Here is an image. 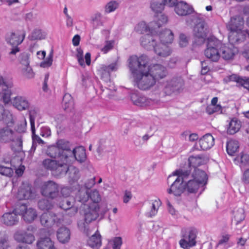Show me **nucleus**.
<instances>
[{"mask_svg":"<svg viewBox=\"0 0 249 249\" xmlns=\"http://www.w3.org/2000/svg\"><path fill=\"white\" fill-rule=\"evenodd\" d=\"M128 61L134 86L142 90L150 89L156 83L148 73V57L144 54L139 57L134 55L130 56Z\"/></svg>","mask_w":249,"mask_h":249,"instance_id":"1","label":"nucleus"},{"mask_svg":"<svg viewBox=\"0 0 249 249\" xmlns=\"http://www.w3.org/2000/svg\"><path fill=\"white\" fill-rule=\"evenodd\" d=\"M190 171L182 169L177 170L173 175L168 178V182L173 181L167 192L169 194H173L176 196H180L185 191L184 182L189 179Z\"/></svg>","mask_w":249,"mask_h":249,"instance_id":"2","label":"nucleus"},{"mask_svg":"<svg viewBox=\"0 0 249 249\" xmlns=\"http://www.w3.org/2000/svg\"><path fill=\"white\" fill-rule=\"evenodd\" d=\"M192 179L184 182L185 190L189 193H196L200 185H204L207 183L208 177L206 173L201 170H196V173L192 174Z\"/></svg>","mask_w":249,"mask_h":249,"instance_id":"3","label":"nucleus"},{"mask_svg":"<svg viewBox=\"0 0 249 249\" xmlns=\"http://www.w3.org/2000/svg\"><path fill=\"white\" fill-rule=\"evenodd\" d=\"M99 206L98 204H90L84 210V221L80 220L77 223L79 229L87 232L88 230V225L95 220L99 216Z\"/></svg>","mask_w":249,"mask_h":249,"instance_id":"4","label":"nucleus"},{"mask_svg":"<svg viewBox=\"0 0 249 249\" xmlns=\"http://www.w3.org/2000/svg\"><path fill=\"white\" fill-rule=\"evenodd\" d=\"M43 167L52 172L54 176L65 175L68 170V162L59 161L58 160L46 159L42 161Z\"/></svg>","mask_w":249,"mask_h":249,"instance_id":"5","label":"nucleus"},{"mask_svg":"<svg viewBox=\"0 0 249 249\" xmlns=\"http://www.w3.org/2000/svg\"><path fill=\"white\" fill-rule=\"evenodd\" d=\"M185 82L181 77H174L168 81L163 89L165 95L170 96L172 94H178L184 89Z\"/></svg>","mask_w":249,"mask_h":249,"instance_id":"6","label":"nucleus"},{"mask_svg":"<svg viewBox=\"0 0 249 249\" xmlns=\"http://www.w3.org/2000/svg\"><path fill=\"white\" fill-rule=\"evenodd\" d=\"M40 193L46 197L55 199L60 196L59 185L52 180L45 181L41 185Z\"/></svg>","mask_w":249,"mask_h":249,"instance_id":"7","label":"nucleus"},{"mask_svg":"<svg viewBox=\"0 0 249 249\" xmlns=\"http://www.w3.org/2000/svg\"><path fill=\"white\" fill-rule=\"evenodd\" d=\"M25 33H24L22 36L14 32L8 33L5 36V40L8 44H9L13 47L9 52V54L15 55L20 51L18 46L20 44L24 39Z\"/></svg>","mask_w":249,"mask_h":249,"instance_id":"8","label":"nucleus"},{"mask_svg":"<svg viewBox=\"0 0 249 249\" xmlns=\"http://www.w3.org/2000/svg\"><path fill=\"white\" fill-rule=\"evenodd\" d=\"M222 46V43L219 40L210 41L205 50V56L212 61H217L220 56L219 50Z\"/></svg>","mask_w":249,"mask_h":249,"instance_id":"9","label":"nucleus"},{"mask_svg":"<svg viewBox=\"0 0 249 249\" xmlns=\"http://www.w3.org/2000/svg\"><path fill=\"white\" fill-rule=\"evenodd\" d=\"M13 83L10 80L0 76V97L3 102L6 104L11 101V90Z\"/></svg>","mask_w":249,"mask_h":249,"instance_id":"10","label":"nucleus"},{"mask_svg":"<svg viewBox=\"0 0 249 249\" xmlns=\"http://www.w3.org/2000/svg\"><path fill=\"white\" fill-rule=\"evenodd\" d=\"M16 212L22 216L23 220L27 223L33 222L37 217L36 210L27 205L22 204L16 208Z\"/></svg>","mask_w":249,"mask_h":249,"instance_id":"11","label":"nucleus"},{"mask_svg":"<svg viewBox=\"0 0 249 249\" xmlns=\"http://www.w3.org/2000/svg\"><path fill=\"white\" fill-rule=\"evenodd\" d=\"M131 99L134 105L140 107L153 106L160 103V100L157 98H147L136 93L131 94Z\"/></svg>","mask_w":249,"mask_h":249,"instance_id":"12","label":"nucleus"},{"mask_svg":"<svg viewBox=\"0 0 249 249\" xmlns=\"http://www.w3.org/2000/svg\"><path fill=\"white\" fill-rule=\"evenodd\" d=\"M207 29L206 23L201 21L197 23L194 29V35L195 37V42L200 45L203 43L206 37Z\"/></svg>","mask_w":249,"mask_h":249,"instance_id":"13","label":"nucleus"},{"mask_svg":"<svg viewBox=\"0 0 249 249\" xmlns=\"http://www.w3.org/2000/svg\"><path fill=\"white\" fill-rule=\"evenodd\" d=\"M197 233L196 229L190 230L188 233L180 240L179 244L181 247L184 249H189L190 248L196 245Z\"/></svg>","mask_w":249,"mask_h":249,"instance_id":"14","label":"nucleus"},{"mask_svg":"<svg viewBox=\"0 0 249 249\" xmlns=\"http://www.w3.org/2000/svg\"><path fill=\"white\" fill-rule=\"evenodd\" d=\"M41 225L46 228L52 227L55 223L59 222V219L57 215L52 212H47L43 213L40 217Z\"/></svg>","mask_w":249,"mask_h":249,"instance_id":"15","label":"nucleus"},{"mask_svg":"<svg viewBox=\"0 0 249 249\" xmlns=\"http://www.w3.org/2000/svg\"><path fill=\"white\" fill-rule=\"evenodd\" d=\"M148 71L149 74L154 78L156 82L159 79L165 77L167 74L166 68L160 64H155L152 66L148 65Z\"/></svg>","mask_w":249,"mask_h":249,"instance_id":"16","label":"nucleus"},{"mask_svg":"<svg viewBox=\"0 0 249 249\" xmlns=\"http://www.w3.org/2000/svg\"><path fill=\"white\" fill-rule=\"evenodd\" d=\"M47 155L53 159H57L59 161L68 162V156L63 154L56 145H52L48 147L46 150Z\"/></svg>","mask_w":249,"mask_h":249,"instance_id":"17","label":"nucleus"},{"mask_svg":"<svg viewBox=\"0 0 249 249\" xmlns=\"http://www.w3.org/2000/svg\"><path fill=\"white\" fill-rule=\"evenodd\" d=\"M14 238L18 242L31 244L35 240L33 233H29L26 231H18L14 235Z\"/></svg>","mask_w":249,"mask_h":249,"instance_id":"18","label":"nucleus"},{"mask_svg":"<svg viewBox=\"0 0 249 249\" xmlns=\"http://www.w3.org/2000/svg\"><path fill=\"white\" fill-rule=\"evenodd\" d=\"M158 36L151 34H146L141 38V45L146 49L150 50L154 48L158 42Z\"/></svg>","mask_w":249,"mask_h":249,"instance_id":"19","label":"nucleus"},{"mask_svg":"<svg viewBox=\"0 0 249 249\" xmlns=\"http://www.w3.org/2000/svg\"><path fill=\"white\" fill-rule=\"evenodd\" d=\"M175 11L180 16H185L192 14L193 11V7L183 1L178 2L175 7Z\"/></svg>","mask_w":249,"mask_h":249,"instance_id":"20","label":"nucleus"},{"mask_svg":"<svg viewBox=\"0 0 249 249\" xmlns=\"http://www.w3.org/2000/svg\"><path fill=\"white\" fill-rule=\"evenodd\" d=\"M220 50L221 52L222 57L226 60L231 59L235 53L238 52V49L231 43L227 46L222 44L221 48H220Z\"/></svg>","mask_w":249,"mask_h":249,"instance_id":"21","label":"nucleus"},{"mask_svg":"<svg viewBox=\"0 0 249 249\" xmlns=\"http://www.w3.org/2000/svg\"><path fill=\"white\" fill-rule=\"evenodd\" d=\"M229 40L232 44L243 41L246 38V33L243 30H230Z\"/></svg>","mask_w":249,"mask_h":249,"instance_id":"22","label":"nucleus"},{"mask_svg":"<svg viewBox=\"0 0 249 249\" xmlns=\"http://www.w3.org/2000/svg\"><path fill=\"white\" fill-rule=\"evenodd\" d=\"M17 214L18 213L16 212V209L12 212L5 213L2 216V222L9 226L17 224L19 219Z\"/></svg>","mask_w":249,"mask_h":249,"instance_id":"23","label":"nucleus"},{"mask_svg":"<svg viewBox=\"0 0 249 249\" xmlns=\"http://www.w3.org/2000/svg\"><path fill=\"white\" fill-rule=\"evenodd\" d=\"M156 54L161 57H166L171 55L172 51L166 44L158 42L154 48Z\"/></svg>","mask_w":249,"mask_h":249,"instance_id":"24","label":"nucleus"},{"mask_svg":"<svg viewBox=\"0 0 249 249\" xmlns=\"http://www.w3.org/2000/svg\"><path fill=\"white\" fill-rule=\"evenodd\" d=\"M244 24L243 18L240 16H235L231 18L227 27L229 30H243Z\"/></svg>","mask_w":249,"mask_h":249,"instance_id":"25","label":"nucleus"},{"mask_svg":"<svg viewBox=\"0 0 249 249\" xmlns=\"http://www.w3.org/2000/svg\"><path fill=\"white\" fill-rule=\"evenodd\" d=\"M13 105L20 111L25 110L29 108L30 103L24 97L16 96L12 101Z\"/></svg>","mask_w":249,"mask_h":249,"instance_id":"26","label":"nucleus"},{"mask_svg":"<svg viewBox=\"0 0 249 249\" xmlns=\"http://www.w3.org/2000/svg\"><path fill=\"white\" fill-rule=\"evenodd\" d=\"M15 135L14 132L8 126H4L0 129V142H10L13 140Z\"/></svg>","mask_w":249,"mask_h":249,"instance_id":"27","label":"nucleus"},{"mask_svg":"<svg viewBox=\"0 0 249 249\" xmlns=\"http://www.w3.org/2000/svg\"><path fill=\"white\" fill-rule=\"evenodd\" d=\"M37 249H57L54 242L48 237H40L36 242Z\"/></svg>","mask_w":249,"mask_h":249,"instance_id":"28","label":"nucleus"},{"mask_svg":"<svg viewBox=\"0 0 249 249\" xmlns=\"http://www.w3.org/2000/svg\"><path fill=\"white\" fill-rule=\"evenodd\" d=\"M199 143L202 150H206L211 148L214 144V139L209 133L206 134L201 138Z\"/></svg>","mask_w":249,"mask_h":249,"instance_id":"29","label":"nucleus"},{"mask_svg":"<svg viewBox=\"0 0 249 249\" xmlns=\"http://www.w3.org/2000/svg\"><path fill=\"white\" fill-rule=\"evenodd\" d=\"M188 160L190 166H192L194 168V171L193 174H195L196 170H199L197 168V167L206 164L208 160L204 156L198 155L190 157Z\"/></svg>","mask_w":249,"mask_h":249,"instance_id":"30","label":"nucleus"},{"mask_svg":"<svg viewBox=\"0 0 249 249\" xmlns=\"http://www.w3.org/2000/svg\"><path fill=\"white\" fill-rule=\"evenodd\" d=\"M73 204L74 200L72 198H65L62 200L60 207L65 210H70L68 214L72 215L77 212V209L73 207Z\"/></svg>","mask_w":249,"mask_h":249,"instance_id":"31","label":"nucleus"},{"mask_svg":"<svg viewBox=\"0 0 249 249\" xmlns=\"http://www.w3.org/2000/svg\"><path fill=\"white\" fill-rule=\"evenodd\" d=\"M168 18L165 15L161 14V13L158 14L156 15V20L150 23V26L152 30H155V32L158 33V29L162 25L166 24Z\"/></svg>","mask_w":249,"mask_h":249,"instance_id":"32","label":"nucleus"},{"mask_svg":"<svg viewBox=\"0 0 249 249\" xmlns=\"http://www.w3.org/2000/svg\"><path fill=\"white\" fill-rule=\"evenodd\" d=\"M158 36V42L167 44L171 43L174 39V34L169 29H165L164 31L160 32L159 35H156Z\"/></svg>","mask_w":249,"mask_h":249,"instance_id":"33","label":"nucleus"},{"mask_svg":"<svg viewBox=\"0 0 249 249\" xmlns=\"http://www.w3.org/2000/svg\"><path fill=\"white\" fill-rule=\"evenodd\" d=\"M71 237V232L66 227L60 228L57 232V237L59 241L65 244L68 243Z\"/></svg>","mask_w":249,"mask_h":249,"instance_id":"34","label":"nucleus"},{"mask_svg":"<svg viewBox=\"0 0 249 249\" xmlns=\"http://www.w3.org/2000/svg\"><path fill=\"white\" fill-rule=\"evenodd\" d=\"M71 157H74L76 160L80 162H83L86 160V150L83 146H79L71 151Z\"/></svg>","mask_w":249,"mask_h":249,"instance_id":"35","label":"nucleus"},{"mask_svg":"<svg viewBox=\"0 0 249 249\" xmlns=\"http://www.w3.org/2000/svg\"><path fill=\"white\" fill-rule=\"evenodd\" d=\"M17 196L19 199H28L31 198V186L29 184L23 185L18 190Z\"/></svg>","mask_w":249,"mask_h":249,"instance_id":"36","label":"nucleus"},{"mask_svg":"<svg viewBox=\"0 0 249 249\" xmlns=\"http://www.w3.org/2000/svg\"><path fill=\"white\" fill-rule=\"evenodd\" d=\"M230 81L236 82L238 86L243 87L249 90V78L242 77L236 74H232L228 77Z\"/></svg>","mask_w":249,"mask_h":249,"instance_id":"37","label":"nucleus"},{"mask_svg":"<svg viewBox=\"0 0 249 249\" xmlns=\"http://www.w3.org/2000/svg\"><path fill=\"white\" fill-rule=\"evenodd\" d=\"M56 146L59 148L60 151H61L63 154L68 156V160L72 154L69 142L63 139L59 140L56 143Z\"/></svg>","mask_w":249,"mask_h":249,"instance_id":"38","label":"nucleus"},{"mask_svg":"<svg viewBox=\"0 0 249 249\" xmlns=\"http://www.w3.org/2000/svg\"><path fill=\"white\" fill-rule=\"evenodd\" d=\"M241 126V122L236 118H233L229 123L227 133L233 135L237 133Z\"/></svg>","mask_w":249,"mask_h":249,"instance_id":"39","label":"nucleus"},{"mask_svg":"<svg viewBox=\"0 0 249 249\" xmlns=\"http://www.w3.org/2000/svg\"><path fill=\"white\" fill-rule=\"evenodd\" d=\"M12 142V149L16 152H20L22 150V138L20 134H16Z\"/></svg>","mask_w":249,"mask_h":249,"instance_id":"40","label":"nucleus"},{"mask_svg":"<svg viewBox=\"0 0 249 249\" xmlns=\"http://www.w3.org/2000/svg\"><path fill=\"white\" fill-rule=\"evenodd\" d=\"M239 147V142L234 140H230L227 142L226 150L227 153L230 156H234L238 151Z\"/></svg>","mask_w":249,"mask_h":249,"instance_id":"41","label":"nucleus"},{"mask_svg":"<svg viewBox=\"0 0 249 249\" xmlns=\"http://www.w3.org/2000/svg\"><path fill=\"white\" fill-rule=\"evenodd\" d=\"M89 199V193L88 190L81 187L76 193L75 199L82 204H84Z\"/></svg>","mask_w":249,"mask_h":249,"instance_id":"42","label":"nucleus"},{"mask_svg":"<svg viewBox=\"0 0 249 249\" xmlns=\"http://www.w3.org/2000/svg\"><path fill=\"white\" fill-rule=\"evenodd\" d=\"M64 109L66 111H71L74 108L73 100L71 94L66 93L63 98Z\"/></svg>","mask_w":249,"mask_h":249,"instance_id":"43","label":"nucleus"},{"mask_svg":"<svg viewBox=\"0 0 249 249\" xmlns=\"http://www.w3.org/2000/svg\"><path fill=\"white\" fill-rule=\"evenodd\" d=\"M68 172L69 182L70 183L77 181L79 178V172L78 169L73 166H69L68 165V170L67 173Z\"/></svg>","mask_w":249,"mask_h":249,"instance_id":"44","label":"nucleus"},{"mask_svg":"<svg viewBox=\"0 0 249 249\" xmlns=\"http://www.w3.org/2000/svg\"><path fill=\"white\" fill-rule=\"evenodd\" d=\"M88 244L92 248L100 247L102 244L101 235L96 232L89 239Z\"/></svg>","mask_w":249,"mask_h":249,"instance_id":"45","label":"nucleus"},{"mask_svg":"<svg viewBox=\"0 0 249 249\" xmlns=\"http://www.w3.org/2000/svg\"><path fill=\"white\" fill-rule=\"evenodd\" d=\"M46 36L45 32H43L41 29H35L32 32L31 34L29 36L28 38L30 40H41L44 39Z\"/></svg>","mask_w":249,"mask_h":249,"instance_id":"46","label":"nucleus"},{"mask_svg":"<svg viewBox=\"0 0 249 249\" xmlns=\"http://www.w3.org/2000/svg\"><path fill=\"white\" fill-rule=\"evenodd\" d=\"M135 30L137 32L140 34H144L147 32L148 31L151 33L156 32L155 30H151V28L150 26V24L148 25H147L146 23L143 21H142L138 24V25L135 27Z\"/></svg>","mask_w":249,"mask_h":249,"instance_id":"47","label":"nucleus"},{"mask_svg":"<svg viewBox=\"0 0 249 249\" xmlns=\"http://www.w3.org/2000/svg\"><path fill=\"white\" fill-rule=\"evenodd\" d=\"M164 4L160 0H152L151 2L150 7L153 11L160 14L164 9Z\"/></svg>","mask_w":249,"mask_h":249,"instance_id":"48","label":"nucleus"},{"mask_svg":"<svg viewBox=\"0 0 249 249\" xmlns=\"http://www.w3.org/2000/svg\"><path fill=\"white\" fill-rule=\"evenodd\" d=\"M38 112V109L37 108H33L31 109L29 111V117H30V122L31 124V128L32 130V134L35 133V119L37 116V114Z\"/></svg>","mask_w":249,"mask_h":249,"instance_id":"49","label":"nucleus"},{"mask_svg":"<svg viewBox=\"0 0 249 249\" xmlns=\"http://www.w3.org/2000/svg\"><path fill=\"white\" fill-rule=\"evenodd\" d=\"M9 247L8 236L4 232H0V249H8Z\"/></svg>","mask_w":249,"mask_h":249,"instance_id":"50","label":"nucleus"},{"mask_svg":"<svg viewBox=\"0 0 249 249\" xmlns=\"http://www.w3.org/2000/svg\"><path fill=\"white\" fill-rule=\"evenodd\" d=\"M38 206L41 210H49L53 208V204L48 199H42L38 201Z\"/></svg>","mask_w":249,"mask_h":249,"instance_id":"51","label":"nucleus"},{"mask_svg":"<svg viewBox=\"0 0 249 249\" xmlns=\"http://www.w3.org/2000/svg\"><path fill=\"white\" fill-rule=\"evenodd\" d=\"M7 165H0V174L7 177H11L13 173V169L11 167V165L8 163H5Z\"/></svg>","mask_w":249,"mask_h":249,"instance_id":"52","label":"nucleus"},{"mask_svg":"<svg viewBox=\"0 0 249 249\" xmlns=\"http://www.w3.org/2000/svg\"><path fill=\"white\" fill-rule=\"evenodd\" d=\"M22 74L24 77L28 79L33 78L35 75V73L29 65L23 66L22 69Z\"/></svg>","mask_w":249,"mask_h":249,"instance_id":"53","label":"nucleus"},{"mask_svg":"<svg viewBox=\"0 0 249 249\" xmlns=\"http://www.w3.org/2000/svg\"><path fill=\"white\" fill-rule=\"evenodd\" d=\"M118 3L115 1H110L108 2L105 7V12L106 13H110L114 11L118 7Z\"/></svg>","mask_w":249,"mask_h":249,"instance_id":"54","label":"nucleus"},{"mask_svg":"<svg viewBox=\"0 0 249 249\" xmlns=\"http://www.w3.org/2000/svg\"><path fill=\"white\" fill-rule=\"evenodd\" d=\"M151 204V211L148 213V216L152 217L157 213L160 205V202L158 200H154L152 202Z\"/></svg>","mask_w":249,"mask_h":249,"instance_id":"55","label":"nucleus"},{"mask_svg":"<svg viewBox=\"0 0 249 249\" xmlns=\"http://www.w3.org/2000/svg\"><path fill=\"white\" fill-rule=\"evenodd\" d=\"M89 198H90L91 200L93 202L92 204H98L101 200L98 191L96 190L91 191L89 194Z\"/></svg>","mask_w":249,"mask_h":249,"instance_id":"56","label":"nucleus"},{"mask_svg":"<svg viewBox=\"0 0 249 249\" xmlns=\"http://www.w3.org/2000/svg\"><path fill=\"white\" fill-rule=\"evenodd\" d=\"M27 123L25 118H23L20 122L17 124L16 129L18 133H24L26 130Z\"/></svg>","mask_w":249,"mask_h":249,"instance_id":"57","label":"nucleus"},{"mask_svg":"<svg viewBox=\"0 0 249 249\" xmlns=\"http://www.w3.org/2000/svg\"><path fill=\"white\" fill-rule=\"evenodd\" d=\"M101 78L106 82H107L110 80V72L104 68V66L101 67L100 70Z\"/></svg>","mask_w":249,"mask_h":249,"instance_id":"58","label":"nucleus"},{"mask_svg":"<svg viewBox=\"0 0 249 249\" xmlns=\"http://www.w3.org/2000/svg\"><path fill=\"white\" fill-rule=\"evenodd\" d=\"M53 58V53H50L47 58L40 63V66L42 68L50 67L52 65Z\"/></svg>","mask_w":249,"mask_h":249,"instance_id":"59","label":"nucleus"},{"mask_svg":"<svg viewBox=\"0 0 249 249\" xmlns=\"http://www.w3.org/2000/svg\"><path fill=\"white\" fill-rule=\"evenodd\" d=\"M19 59L21 64L23 66H27L29 65V55L26 53H21Z\"/></svg>","mask_w":249,"mask_h":249,"instance_id":"60","label":"nucleus"},{"mask_svg":"<svg viewBox=\"0 0 249 249\" xmlns=\"http://www.w3.org/2000/svg\"><path fill=\"white\" fill-rule=\"evenodd\" d=\"M188 37L184 34H180L179 36V45L181 47H185L188 44Z\"/></svg>","mask_w":249,"mask_h":249,"instance_id":"61","label":"nucleus"},{"mask_svg":"<svg viewBox=\"0 0 249 249\" xmlns=\"http://www.w3.org/2000/svg\"><path fill=\"white\" fill-rule=\"evenodd\" d=\"M221 111V106L220 105L213 106L209 105L206 108V111L209 114H212L216 112Z\"/></svg>","mask_w":249,"mask_h":249,"instance_id":"62","label":"nucleus"},{"mask_svg":"<svg viewBox=\"0 0 249 249\" xmlns=\"http://www.w3.org/2000/svg\"><path fill=\"white\" fill-rule=\"evenodd\" d=\"M114 45V41L110 40L106 41V44L104 47L101 49V51L104 53H107L109 51L111 50L113 47Z\"/></svg>","mask_w":249,"mask_h":249,"instance_id":"63","label":"nucleus"},{"mask_svg":"<svg viewBox=\"0 0 249 249\" xmlns=\"http://www.w3.org/2000/svg\"><path fill=\"white\" fill-rule=\"evenodd\" d=\"M112 241L113 243V249H120L123 243L121 237H116L113 239Z\"/></svg>","mask_w":249,"mask_h":249,"instance_id":"64","label":"nucleus"}]
</instances>
